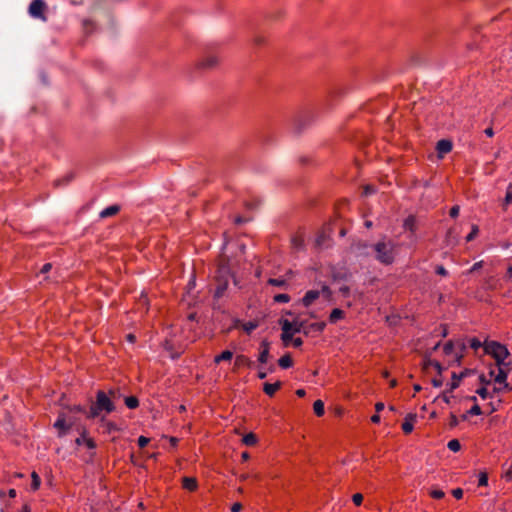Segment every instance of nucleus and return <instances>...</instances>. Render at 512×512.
Here are the masks:
<instances>
[{"label":"nucleus","mask_w":512,"mask_h":512,"mask_svg":"<svg viewBox=\"0 0 512 512\" xmlns=\"http://www.w3.org/2000/svg\"><path fill=\"white\" fill-rule=\"evenodd\" d=\"M103 422L104 432L110 434L113 431L117 430V426L112 422H105L104 417L101 418Z\"/></svg>","instance_id":"obj_35"},{"label":"nucleus","mask_w":512,"mask_h":512,"mask_svg":"<svg viewBox=\"0 0 512 512\" xmlns=\"http://www.w3.org/2000/svg\"><path fill=\"white\" fill-rule=\"evenodd\" d=\"M108 396L115 402L122 397V394L119 389H111L109 390Z\"/></svg>","instance_id":"obj_41"},{"label":"nucleus","mask_w":512,"mask_h":512,"mask_svg":"<svg viewBox=\"0 0 512 512\" xmlns=\"http://www.w3.org/2000/svg\"><path fill=\"white\" fill-rule=\"evenodd\" d=\"M51 268H52L51 263L44 264L42 266V268L40 269V272L36 276L37 277L43 276V280H46L47 279L46 274L51 270Z\"/></svg>","instance_id":"obj_38"},{"label":"nucleus","mask_w":512,"mask_h":512,"mask_svg":"<svg viewBox=\"0 0 512 512\" xmlns=\"http://www.w3.org/2000/svg\"><path fill=\"white\" fill-rule=\"evenodd\" d=\"M119 211H120V206L115 204V205H111V206L103 209L100 212L99 216H100V218L104 219V218H108V217L116 215Z\"/></svg>","instance_id":"obj_13"},{"label":"nucleus","mask_w":512,"mask_h":512,"mask_svg":"<svg viewBox=\"0 0 512 512\" xmlns=\"http://www.w3.org/2000/svg\"><path fill=\"white\" fill-rule=\"evenodd\" d=\"M137 442L140 448H144L149 443V439L144 436H140Z\"/></svg>","instance_id":"obj_56"},{"label":"nucleus","mask_w":512,"mask_h":512,"mask_svg":"<svg viewBox=\"0 0 512 512\" xmlns=\"http://www.w3.org/2000/svg\"><path fill=\"white\" fill-rule=\"evenodd\" d=\"M467 414L470 415H481L482 410L481 407L478 404H474L468 411Z\"/></svg>","instance_id":"obj_46"},{"label":"nucleus","mask_w":512,"mask_h":512,"mask_svg":"<svg viewBox=\"0 0 512 512\" xmlns=\"http://www.w3.org/2000/svg\"><path fill=\"white\" fill-rule=\"evenodd\" d=\"M458 424H459L458 418L456 417L455 414L451 413L450 414V422H449L450 427L455 428Z\"/></svg>","instance_id":"obj_55"},{"label":"nucleus","mask_w":512,"mask_h":512,"mask_svg":"<svg viewBox=\"0 0 512 512\" xmlns=\"http://www.w3.org/2000/svg\"><path fill=\"white\" fill-rule=\"evenodd\" d=\"M459 211H460V207L458 205H455L450 209L449 214L451 217L455 218L459 215Z\"/></svg>","instance_id":"obj_57"},{"label":"nucleus","mask_w":512,"mask_h":512,"mask_svg":"<svg viewBox=\"0 0 512 512\" xmlns=\"http://www.w3.org/2000/svg\"><path fill=\"white\" fill-rule=\"evenodd\" d=\"M482 346V343L477 338H472L470 340V347L474 350H477Z\"/></svg>","instance_id":"obj_52"},{"label":"nucleus","mask_w":512,"mask_h":512,"mask_svg":"<svg viewBox=\"0 0 512 512\" xmlns=\"http://www.w3.org/2000/svg\"><path fill=\"white\" fill-rule=\"evenodd\" d=\"M479 229L476 225L472 227L471 232L466 236V241L470 242L472 241L478 234Z\"/></svg>","instance_id":"obj_49"},{"label":"nucleus","mask_w":512,"mask_h":512,"mask_svg":"<svg viewBox=\"0 0 512 512\" xmlns=\"http://www.w3.org/2000/svg\"><path fill=\"white\" fill-rule=\"evenodd\" d=\"M216 282H217V287L215 290L214 297L220 298L224 295V292L226 291V289L228 287L229 280L222 279V280H216Z\"/></svg>","instance_id":"obj_14"},{"label":"nucleus","mask_w":512,"mask_h":512,"mask_svg":"<svg viewBox=\"0 0 512 512\" xmlns=\"http://www.w3.org/2000/svg\"><path fill=\"white\" fill-rule=\"evenodd\" d=\"M328 242H329L328 236L324 232H322L317 236V238L315 240V246L319 249H325V248L329 247Z\"/></svg>","instance_id":"obj_16"},{"label":"nucleus","mask_w":512,"mask_h":512,"mask_svg":"<svg viewBox=\"0 0 512 512\" xmlns=\"http://www.w3.org/2000/svg\"><path fill=\"white\" fill-rule=\"evenodd\" d=\"M115 410V404L113 400L102 390H99L96 394V400L92 403L90 410L87 414L88 418H96L101 415L102 412L106 414L112 413Z\"/></svg>","instance_id":"obj_2"},{"label":"nucleus","mask_w":512,"mask_h":512,"mask_svg":"<svg viewBox=\"0 0 512 512\" xmlns=\"http://www.w3.org/2000/svg\"><path fill=\"white\" fill-rule=\"evenodd\" d=\"M75 178V174L73 172L67 173L61 179L57 181L58 185H67Z\"/></svg>","instance_id":"obj_32"},{"label":"nucleus","mask_w":512,"mask_h":512,"mask_svg":"<svg viewBox=\"0 0 512 512\" xmlns=\"http://www.w3.org/2000/svg\"><path fill=\"white\" fill-rule=\"evenodd\" d=\"M261 347H262V351L259 354L258 361L261 364H264L268 361L269 355H270L269 354V343L267 341H263L261 343Z\"/></svg>","instance_id":"obj_15"},{"label":"nucleus","mask_w":512,"mask_h":512,"mask_svg":"<svg viewBox=\"0 0 512 512\" xmlns=\"http://www.w3.org/2000/svg\"><path fill=\"white\" fill-rule=\"evenodd\" d=\"M436 149L439 156L442 157L444 154H447L452 150V142L446 139H442L437 142Z\"/></svg>","instance_id":"obj_10"},{"label":"nucleus","mask_w":512,"mask_h":512,"mask_svg":"<svg viewBox=\"0 0 512 512\" xmlns=\"http://www.w3.org/2000/svg\"><path fill=\"white\" fill-rule=\"evenodd\" d=\"M326 327V323L325 322H317V323H312L310 325V328L314 331H318V332H322Z\"/></svg>","instance_id":"obj_42"},{"label":"nucleus","mask_w":512,"mask_h":512,"mask_svg":"<svg viewBox=\"0 0 512 512\" xmlns=\"http://www.w3.org/2000/svg\"><path fill=\"white\" fill-rule=\"evenodd\" d=\"M264 41H265V39H264V37H263V36H261V35H256V36L253 38V43H254L255 45H261V44H263V43H264Z\"/></svg>","instance_id":"obj_61"},{"label":"nucleus","mask_w":512,"mask_h":512,"mask_svg":"<svg viewBox=\"0 0 512 512\" xmlns=\"http://www.w3.org/2000/svg\"><path fill=\"white\" fill-rule=\"evenodd\" d=\"M274 301L277 303H287L290 301V296L288 294H277L274 296Z\"/></svg>","instance_id":"obj_40"},{"label":"nucleus","mask_w":512,"mask_h":512,"mask_svg":"<svg viewBox=\"0 0 512 512\" xmlns=\"http://www.w3.org/2000/svg\"><path fill=\"white\" fill-rule=\"evenodd\" d=\"M321 295L319 290H309L305 293L301 302L305 307H309L316 299H318Z\"/></svg>","instance_id":"obj_9"},{"label":"nucleus","mask_w":512,"mask_h":512,"mask_svg":"<svg viewBox=\"0 0 512 512\" xmlns=\"http://www.w3.org/2000/svg\"><path fill=\"white\" fill-rule=\"evenodd\" d=\"M452 495L456 499H461L463 497V490L461 488H456V489L452 490Z\"/></svg>","instance_id":"obj_59"},{"label":"nucleus","mask_w":512,"mask_h":512,"mask_svg":"<svg viewBox=\"0 0 512 512\" xmlns=\"http://www.w3.org/2000/svg\"><path fill=\"white\" fill-rule=\"evenodd\" d=\"M417 415L414 413H409L404 423L402 424V430L405 434H409L413 431V422L416 420Z\"/></svg>","instance_id":"obj_11"},{"label":"nucleus","mask_w":512,"mask_h":512,"mask_svg":"<svg viewBox=\"0 0 512 512\" xmlns=\"http://www.w3.org/2000/svg\"><path fill=\"white\" fill-rule=\"evenodd\" d=\"M268 284L272 286H277L281 288H286L288 286V283L285 279H276V278H270L268 280Z\"/></svg>","instance_id":"obj_31"},{"label":"nucleus","mask_w":512,"mask_h":512,"mask_svg":"<svg viewBox=\"0 0 512 512\" xmlns=\"http://www.w3.org/2000/svg\"><path fill=\"white\" fill-rule=\"evenodd\" d=\"M352 501L357 506L361 505V503L363 501V495L360 494V493L354 494L353 497H352Z\"/></svg>","instance_id":"obj_50"},{"label":"nucleus","mask_w":512,"mask_h":512,"mask_svg":"<svg viewBox=\"0 0 512 512\" xmlns=\"http://www.w3.org/2000/svg\"><path fill=\"white\" fill-rule=\"evenodd\" d=\"M431 383L436 388H439L443 385V381L441 378H434V379H432Z\"/></svg>","instance_id":"obj_63"},{"label":"nucleus","mask_w":512,"mask_h":512,"mask_svg":"<svg viewBox=\"0 0 512 512\" xmlns=\"http://www.w3.org/2000/svg\"><path fill=\"white\" fill-rule=\"evenodd\" d=\"M82 29L86 35H89L96 30V24L91 19H84L82 21Z\"/></svg>","instance_id":"obj_18"},{"label":"nucleus","mask_w":512,"mask_h":512,"mask_svg":"<svg viewBox=\"0 0 512 512\" xmlns=\"http://www.w3.org/2000/svg\"><path fill=\"white\" fill-rule=\"evenodd\" d=\"M258 327V322L256 321H249L243 325V330L250 334L253 330H255Z\"/></svg>","instance_id":"obj_37"},{"label":"nucleus","mask_w":512,"mask_h":512,"mask_svg":"<svg viewBox=\"0 0 512 512\" xmlns=\"http://www.w3.org/2000/svg\"><path fill=\"white\" fill-rule=\"evenodd\" d=\"M183 487L189 491H194L197 488V480L192 477H184L182 480Z\"/></svg>","instance_id":"obj_20"},{"label":"nucleus","mask_w":512,"mask_h":512,"mask_svg":"<svg viewBox=\"0 0 512 512\" xmlns=\"http://www.w3.org/2000/svg\"><path fill=\"white\" fill-rule=\"evenodd\" d=\"M511 203H512V183L509 184V186L507 187V191H506V195H505V199H504V203H503L504 209H506V207Z\"/></svg>","instance_id":"obj_34"},{"label":"nucleus","mask_w":512,"mask_h":512,"mask_svg":"<svg viewBox=\"0 0 512 512\" xmlns=\"http://www.w3.org/2000/svg\"><path fill=\"white\" fill-rule=\"evenodd\" d=\"M436 273L438 275H441V276H447L448 275V271L442 266V265H438L436 267Z\"/></svg>","instance_id":"obj_58"},{"label":"nucleus","mask_w":512,"mask_h":512,"mask_svg":"<svg viewBox=\"0 0 512 512\" xmlns=\"http://www.w3.org/2000/svg\"><path fill=\"white\" fill-rule=\"evenodd\" d=\"M430 495L435 499H442L445 496V493L440 489H432L430 491Z\"/></svg>","instance_id":"obj_48"},{"label":"nucleus","mask_w":512,"mask_h":512,"mask_svg":"<svg viewBox=\"0 0 512 512\" xmlns=\"http://www.w3.org/2000/svg\"><path fill=\"white\" fill-rule=\"evenodd\" d=\"M278 364L281 368L287 369L290 368L293 364L292 358L290 354H285L278 360Z\"/></svg>","instance_id":"obj_21"},{"label":"nucleus","mask_w":512,"mask_h":512,"mask_svg":"<svg viewBox=\"0 0 512 512\" xmlns=\"http://www.w3.org/2000/svg\"><path fill=\"white\" fill-rule=\"evenodd\" d=\"M343 317H344L343 310H341L339 308H335L330 313L329 321L331 323H336L338 320L342 319Z\"/></svg>","instance_id":"obj_22"},{"label":"nucleus","mask_w":512,"mask_h":512,"mask_svg":"<svg viewBox=\"0 0 512 512\" xmlns=\"http://www.w3.org/2000/svg\"><path fill=\"white\" fill-rule=\"evenodd\" d=\"M282 383L280 381H277L276 383L274 384H271V383H265L264 386H263V390L264 392L268 395V396H273L275 394V392L280 389Z\"/></svg>","instance_id":"obj_17"},{"label":"nucleus","mask_w":512,"mask_h":512,"mask_svg":"<svg viewBox=\"0 0 512 512\" xmlns=\"http://www.w3.org/2000/svg\"><path fill=\"white\" fill-rule=\"evenodd\" d=\"M291 244L294 250H302L304 247V240L301 237L295 236L291 239Z\"/></svg>","instance_id":"obj_28"},{"label":"nucleus","mask_w":512,"mask_h":512,"mask_svg":"<svg viewBox=\"0 0 512 512\" xmlns=\"http://www.w3.org/2000/svg\"><path fill=\"white\" fill-rule=\"evenodd\" d=\"M50 15L51 9L44 0H34V19L46 22Z\"/></svg>","instance_id":"obj_6"},{"label":"nucleus","mask_w":512,"mask_h":512,"mask_svg":"<svg viewBox=\"0 0 512 512\" xmlns=\"http://www.w3.org/2000/svg\"><path fill=\"white\" fill-rule=\"evenodd\" d=\"M483 265V261H479L473 264V266L470 268L469 273H473L475 271H478Z\"/></svg>","instance_id":"obj_60"},{"label":"nucleus","mask_w":512,"mask_h":512,"mask_svg":"<svg viewBox=\"0 0 512 512\" xmlns=\"http://www.w3.org/2000/svg\"><path fill=\"white\" fill-rule=\"evenodd\" d=\"M472 373H473V370H471V369H465L464 371H462L459 374L453 372L452 373V382L450 384H448V388L440 395L442 400L445 403L450 404L451 399L454 397L453 395H450V393H452L455 389H458V387L460 385V381ZM438 398H439V396L435 400H437Z\"/></svg>","instance_id":"obj_3"},{"label":"nucleus","mask_w":512,"mask_h":512,"mask_svg":"<svg viewBox=\"0 0 512 512\" xmlns=\"http://www.w3.org/2000/svg\"><path fill=\"white\" fill-rule=\"evenodd\" d=\"M375 191H376V190H375V187H374V186H372V185H366V186L364 187L363 194H364L365 196H369V195L374 194V193H375Z\"/></svg>","instance_id":"obj_54"},{"label":"nucleus","mask_w":512,"mask_h":512,"mask_svg":"<svg viewBox=\"0 0 512 512\" xmlns=\"http://www.w3.org/2000/svg\"><path fill=\"white\" fill-rule=\"evenodd\" d=\"M242 510V505L240 503H234L231 507V512H240Z\"/></svg>","instance_id":"obj_64"},{"label":"nucleus","mask_w":512,"mask_h":512,"mask_svg":"<svg viewBox=\"0 0 512 512\" xmlns=\"http://www.w3.org/2000/svg\"><path fill=\"white\" fill-rule=\"evenodd\" d=\"M434 367L437 371H438V374L441 375L442 371L444 370V368L441 366V364L437 361H433L431 359H428L424 362V369L427 370L429 367Z\"/></svg>","instance_id":"obj_24"},{"label":"nucleus","mask_w":512,"mask_h":512,"mask_svg":"<svg viewBox=\"0 0 512 512\" xmlns=\"http://www.w3.org/2000/svg\"><path fill=\"white\" fill-rule=\"evenodd\" d=\"M258 439L254 433H248L242 438L243 444L253 446L257 443Z\"/></svg>","instance_id":"obj_25"},{"label":"nucleus","mask_w":512,"mask_h":512,"mask_svg":"<svg viewBox=\"0 0 512 512\" xmlns=\"http://www.w3.org/2000/svg\"><path fill=\"white\" fill-rule=\"evenodd\" d=\"M373 244L367 241H357L352 245V251L357 257H370L372 256Z\"/></svg>","instance_id":"obj_8"},{"label":"nucleus","mask_w":512,"mask_h":512,"mask_svg":"<svg viewBox=\"0 0 512 512\" xmlns=\"http://www.w3.org/2000/svg\"><path fill=\"white\" fill-rule=\"evenodd\" d=\"M39 78H40V81H41V83H42V85H43L44 87L48 86L49 81H48V77H47V75H46V73H45V72L40 71V72H39Z\"/></svg>","instance_id":"obj_51"},{"label":"nucleus","mask_w":512,"mask_h":512,"mask_svg":"<svg viewBox=\"0 0 512 512\" xmlns=\"http://www.w3.org/2000/svg\"><path fill=\"white\" fill-rule=\"evenodd\" d=\"M249 220H250V219H248V218H244V217H242V216H237V217L235 218L234 222H235V224H237V225H242V224H244V223L248 222Z\"/></svg>","instance_id":"obj_62"},{"label":"nucleus","mask_w":512,"mask_h":512,"mask_svg":"<svg viewBox=\"0 0 512 512\" xmlns=\"http://www.w3.org/2000/svg\"><path fill=\"white\" fill-rule=\"evenodd\" d=\"M476 393L482 398L486 399L488 397H492V394L488 392L486 387H481L477 389Z\"/></svg>","instance_id":"obj_43"},{"label":"nucleus","mask_w":512,"mask_h":512,"mask_svg":"<svg viewBox=\"0 0 512 512\" xmlns=\"http://www.w3.org/2000/svg\"><path fill=\"white\" fill-rule=\"evenodd\" d=\"M54 427L60 430V436L64 435L70 429V425L66 424L65 419L63 417H59L57 419V421L54 423Z\"/></svg>","instance_id":"obj_19"},{"label":"nucleus","mask_w":512,"mask_h":512,"mask_svg":"<svg viewBox=\"0 0 512 512\" xmlns=\"http://www.w3.org/2000/svg\"><path fill=\"white\" fill-rule=\"evenodd\" d=\"M279 324L281 325L282 332H293V323L287 319H280Z\"/></svg>","instance_id":"obj_30"},{"label":"nucleus","mask_w":512,"mask_h":512,"mask_svg":"<svg viewBox=\"0 0 512 512\" xmlns=\"http://www.w3.org/2000/svg\"><path fill=\"white\" fill-rule=\"evenodd\" d=\"M233 357V353L230 350L223 351L220 355H217L214 359L215 363H220L221 361H229Z\"/></svg>","instance_id":"obj_23"},{"label":"nucleus","mask_w":512,"mask_h":512,"mask_svg":"<svg viewBox=\"0 0 512 512\" xmlns=\"http://www.w3.org/2000/svg\"><path fill=\"white\" fill-rule=\"evenodd\" d=\"M319 291L321 292V295H323L327 300L331 298L332 291L327 285H323Z\"/></svg>","instance_id":"obj_47"},{"label":"nucleus","mask_w":512,"mask_h":512,"mask_svg":"<svg viewBox=\"0 0 512 512\" xmlns=\"http://www.w3.org/2000/svg\"><path fill=\"white\" fill-rule=\"evenodd\" d=\"M478 485L479 486H487L488 485V475L486 472H481L479 474Z\"/></svg>","instance_id":"obj_45"},{"label":"nucleus","mask_w":512,"mask_h":512,"mask_svg":"<svg viewBox=\"0 0 512 512\" xmlns=\"http://www.w3.org/2000/svg\"><path fill=\"white\" fill-rule=\"evenodd\" d=\"M484 349L485 352L490 354L494 359L507 358L510 355L508 349L496 341L486 342Z\"/></svg>","instance_id":"obj_4"},{"label":"nucleus","mask_w":512,"mask_h":512,"mask_svg":"<svg viewBox=\"0 0 512 512\" xmlns=\"http://www.w3.org/2000/svg\"><path fill=\"white\" fill-rule=\"evenodd\" d=\"M236 361H237L239 364H246V365H248L249 367L254 366V362L250 361L248 358H246V357H245V356H243V355H239V356H237Z\"/></svg>","instance_id":"obj_44"},{"label":"nucleus","mask_w":512,"mask_h":512,"mask_svg":"<svg viewBox=\"0 0 512 512\" xmlns=\"http://www.w3.org/2000/svg\"><path fill=\"white\" fill-rule=\"evenodd\" d=\"M447 447L449 450H451L453 452H458L461 449V444H460L459 440L452 439L448 442Z\"/></svg>","instance_id":"obj_36"},{"label":"nucleus","mask_w":512,"mask_h":512,"mask_svg":"<svg viewBox=\"0 0 512 512\" xmlns=\"http://www.w3.org/2000/svg\"><path fill=\"white\" fill-rule=\"evenodd\" d=\"M314 412L317 416H322L325 412L324 410V402L322 400H316L313 404Z\"/></svg>","instance_id":"obj_27"},{"label":"nucleus","mask_w":512,"mask_h":512,"mask_svg":"<svg viewBox=\"0 0 512 512\" xmlns=\"http://www.w3.org/2000/svg\"><path fill=\"white\" fill-rule=\"evenodd\" d=\"M294 334H295V332H282L281 340L283 341L285 346H287L290 343V341L293 340Z\"/></svg>","instance_id":"obj_39"},{"label":"nucleus","mask_w":512,"mask_h":512,"mask_svg":"<svg viewBox=\"0 0 512 512\" xmlns=\"http://www.w3.org/2000/svg\"><path fill=\"white\" fill-rule=\"evenodd\" d=\"M416 227V218L413 215L408 216L404 221V228L409 231H414Z\"/></svg>","instance_id":"obj_26"},{"label":"nucleus","mask_w":512,"mask_h":512,"mask_svg":"<svg viewBox=\"0 0 512 512\" xmlns=\"http://www.w3.org/2000/svg\"><path fill=\"white\" fill-rule=\"evenodd\" d=\"M230 278H233L234 284L237 285V280L235 279L234 275L231 273L229 259L224 258L219 263L215 279L216 280H222V279L229 280Z\"/></svg>","instance_id":"obj_7"},{"label":"nucleus","mask_w":512,"mask_h":512,"mask_svg":"<svg viewBox=\"0 0 512 512\" xmlns=\"http://www.w3.org/2000/svg\"><path fill=\"white\" fill-rule=\"evenodd\" d=\"M396 244L386 236L373 243L372 256L383 265H390L395 260Z\"/></svg>","instance_id":"obj_1"},{"label":"nucleus","mask_w":512,"mask_h":512,"mask_svg":"<svg viewBox=\"0 0 512 512\" xmlns=\"http://www.w3.org/2000/svg\"><path fill=\"white\" fill-rule=\"evenodd\" d=\"M219 63V58L216 54L206 53L195 63L196 70H208L215 68Z\"/></svg>","instance_id":"obj_5"},{"label":"nucleus","mask_w":512,"mask_h":512,"mask_svg":"<svg viewBox=\"0 0 512 512\" xmlns=\"http://www.w3.org/2000/svg\"><path fill=\"white\" fill-rule=\"evenodd\" d=\"M453 348H454L453 343H452L451 341L447 342V343L444 345V348H443L444 353H445L446 355L451 354V353L453 352Z\"/></svg>","instance_id":"obj_53"},{"label":"nucleus","mask_w":512,"mask_h":512,"mask_svg":"<svg viewBox=\"0 0 512 512\" xmlns=\"http://www.w3.org/2000/svg\"><path fill=\"white\" fill-rule=\"evenodd\" d=\"M508 372L504 367L498 369V374L495 376L494 381L498 384L503 385V388H509L507 383Z\"/></svg>","instance_id":"obj_12"},{"label":"nucleus","mask_w":512,"mask_h":512,"mask_svg":"<svg viewBox=\"0 0 512 512\" xmlns=\"http://www.w3.org/2000/svg\"><path fill=\"white\" fill-rule=\"evenodd\" d=\"M125 405L129 408V409H135L138 407L139 405V401L138 399L135 397V396H129V397H125Z\"/></svg>","instance_id":"obj_29"},{"label":"nucleus","mask_w":512,"mask_h":512,"mask_svg":"<svg viewBox=\"0 0 512 512\" xmlns=\"http://www.w3.org/2000/svg\"><path fill=\"white\" fill-rule=\"evenodd\" d=\"M293 323V332L300 333L305 325V321H300L297 317L292 321Z\"/></svg>","instance_id":"obj_33"}]
</instances>
